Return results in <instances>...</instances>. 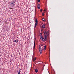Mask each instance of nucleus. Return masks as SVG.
<instances>
[{"label": "nucleus", "mask_w": 74, "mask_h": 74, "mask_svg": "<svg viewBox=\"0 0 74 74\" xmlns=\"http://www.w3.org/2000/svg\"><path fill=\"white\" fill-rule=\"evenodd\" d=\"M20 73H21V69H20L19 70V71L18 72V74H20Z\"/></svg>", "instance_id": "nucleus-11"}, {"label": "nucleus", "mask_w": 74, "mask_h": 74, "mask_svg": "<svg viewBox=\"0 0 74 74\" xmlns=\"http://www.w3.org/2000/svg\"><path fill=\"white\" fill-rule=\"evenodd\" d=\"M42 9H41L40 10V12H42Z\"/></svg>", "instance_id": "nucleus-18"}, {"label": "nucleus", "mask_w": 74, "mask_h": 74, "mask_svg": "<svg viewBox=\"0 0 74 74\" xmlns=\"http://www.w3.org/2000/svg\"><path fill=\"white\" fill-rule=\"evenodd\" d=\"M36 60V58H34V60H33V62H34V61H35V60Z\"/></svg>", "instance_id": "nucleus-14"}, {"label": "nucleus", "mask_w": 74, "mask_h": 74, "mask_svg": "<svg viewBox=\"0 0 74 74\" xmlns=\"http://www.w3.org/2000/svg\"><path fill=\"white\" fill-rule=\"evenodd\" d=\"M39 50H41V46H39Z\"/></svg>", "instance_id": "nucleus-12"}, {"label": "nucleus", "mask_w": 74, "mask_h": 74, "mask_svg": "<svg viewBox=\"0 0 74 74\" xmlns=\"http://www.w3.org/2000/svg\"><path fill=\"white\" fill-rule=\"evenodd\" d=\"M45 18H42V21H45Z\"/></svg>", "instance_id": "nucleus-10"}, {"label": "nucleus", "mask_w": 74, "mask_h": 74, "mask_svg": "<svg viewBox=\"0 0 74 74\" xmlns=\"http://www.w3.org/2000/svg\"><path fill=\"white\" fill-rule=\"evenodd\" d=\"M35 27H36V25H38V21H37V20L36 19L35 20Z\"/></svg>", "instance_id": "nucleus-3"}, {"label": "nucleus", "mask_w": 74, "mask_h": 74, "mask_svg": "<svg viewBox=\"0 0 74 74\" xmlns=\"http://www.w3.org/2000/svg\"><path fill=\"white\" fill-rule=\"evenodd\" d=\"M40 39L42 40V41H46L47 40V36H44V37L43 38L42 36V34H41V35H40Z\"/></svg>", "instance_id": "nucleus-1"}, {"label": "nucleus", "mask_w": 74, "mask_h": 74, "mask_svg": "<svg viewBox=\"0 0 74 74\" xmlns=\"http://www.w3.org/2000/svg\"><path fill=\"white\" fill-rule=\"evenodd\" d=\"M46 49V45H45L44 47V50L45 51Z\"/></svg>", "instance_id": "nucleus-8"}, {"label": "nucleus", "mask_w": 74, "mask_h": 74, "mask_svg": "<svg viewBox=\"0 0 74 74\" xmlns=\"http://www.w3.org/2000/svg\"><path fill=\"white\" fill-rule=\"evenodd\" d=\"M40 0H38V3H40Z\"/></svg>", "instance_id": "nucleus-16"}, {"label": "nucleus", "mask_w": 74, "mask_h": 74, "mask_svg": "<svg viewBox=\"0 0 74 74\" xmlns=\"http://www.w3.org/2000/svg\"><path fill=\"white\" fill-rule=\"evenodd\" d=\"M40 7H38V9H40Z\"/></svg>", "instance_id": "nucleus-17"}, {"label": "nucleus", "mask_w": 74, "mask_h": 74, "mask_svg": "<svg viewBox=\"0 0 74 74\" xmlns=\"http://www.w3.org/2000/svg\"><path fill=\"white\" fill-rule=\"evenodd\" d=\"M45 25L44 24L42 26V29H44V28H45Z\"/></svg>", "instance_id": "nucleus-5"}, {"label": "nucleus", "mask_w": 74, "mask_h": 74, "mask_svg": "<svg viewBox=\"0 0 74 74\" xmlns=\"http://www.w3.org/2000/svg\"><path fill=\"white\" fill-rule=\"evenodd\" d=\"M10 3H11L10 5L11 7H14V6L15 5V2L14 1H12Z\"/></svg>", "instance_id": "nucleus-2"}, {"label": "nucleus", "mask_w": 74, "mask_h": 74, "mask_svg": "<svg viewBox=\"0 0 74 74\" xmlns=\"http://www.w3.org/2000/svg\"><path fill=\"white\" fill-rule=\"evenodd\" d=\"M38 7H40V4H38Z\"/></svg>", "instance_id": "nucleus-15"}, {"label": "nucleus", "mask_w": 74, "mask_h": 74, "mask_svg": "<svg viewBox=\"0 0 74 74\" xmlns=\"http://www.w3.org/2000/svg\"><path fill=\"white\" fill-rule=\"evenodd\" d=\"M49 32V31L48 30V32Z\"/></svg>", "instance_id": "nucleus-23"}, {"label": "nucleus", "mask_w": 74, "mask_h": 74, "mask_svg": "<svg viewBox=\"0 0 74 74\" xmlns=\"http://www.w3.org/2000/svg\"><path fill=\"white\" fill-rule=\"evenodd\" d=\"M44 36H46V37L47 38V36H48V33L46 32V31H45L44 32Z\"/></svg>", "instance_id": "nucleus-4"}, {"label": "nucleus", "mask_w": 74, "mask_h": 74, "mask_svg": "<svg viewBox=\"0 0 74 74\" xmlns=\"http://www.w3.org/2000/svg\"><path fill=\"white\" fill-rule=\"evenodd\" d=\"M42 16H44V13H42Z\"/></svg>", "instance_id": "nucleus-20"}, {"label": "nucleus", "mask_w": 74, "mask_h": 74, "mask_svg": "<svg viewBox=\"0 0 74 74\" xmlns=\"http://www.w3.org/2000/svg\"><path fill=\"white\" fill-rule=\"evenodd\" d=\"M39 52H40V54H41L42 53V50H39Z\"/></svg>", "instance_id": "nucleus-9"}, {"label": "nucleus", "mask_w": 74, "mask_h": 74, "mask_svg": "<svg viewBox=\"0 0 74 74\" xmlns=\"http://www.w3.org/2000/svg\"><path fill=\"white\" fill-rule=\"evenodd\" d=\"M35 73H37V72H38V70L37 69H35Z\"/></svg>", "instance_id": "nucleus-13"}, {"label": "nucleus", "mask_w": 74, "mask_h": 74, "mask_svg": "<svg viewBox=\"0 0 74 74\" xmlns=\"http://www.w3.org/2000/svg\"><path fill=\"white\" fill-rule=\"evenodd\" d=\"M11 9H13V8H12Z\"/></svg>", "instance_id": "nucleus-24"}, {"label": "nucleus", "mask_w": 74, "mask_h": 74, "mask_svg": "<svg viewBox=\"0 0 74 74\" xmlns=\"http://www.w3.org/2000/svg\"><path fill=\"white\" fill-rule=\"evenodd\" d=\"M14 42H18V39H16L15 40H14Z\"/></svg>", "instance_id": "nucleus-7"}, {"label": "nucleus", "mask_w": 74, "mask_h": 74, "mask_svg": "<svg viewBox=\"0 0 74 74\" xmlns=\"http://www.w3.org/2000/svg\"><path fill=\"white\" fill-rule=\"evenodd\" d=\"M34 49L35 48V46H36V43H35V41H34Z\"/></svg>", "instance_id": "nucleus-6"}, {"label": "nucleus", "mask_w": 74, "mask_h": 74, "mask_svg": "<svg viewBox=\"0 0 74 74\" xmlns=\"http://www.w3.org/2000/svg\"><path fill=\"white\" fill-rule=\"evenodd\" d=\"M41 32H42V31H43V30L42 29H41Z\"/></svg>", "instance_id": "nucleus-21"}, {"label": "nucleus", "mask_w": 74, "mask_h": 74, "mask_svg": "<svg viewBox=\"0 0 74 74\" xmlns=\"http://www.w3.org/2000/svg\"><path fill=\"white\" fill-rule=\"evenodd\" d=\"M44 70V68H42V71H43Z\"/></svg>", "instance_id": "nucleus-19"}, {"label": "nucleus", "mask_w": 74, "mask_h": 74, "mask_svg": "<svg viewBox=\"0 0 74 74\" xmlns=\"http://www.w3.org/2000/svg\"><path fill=\"white\" fill-rule=\"evenodd\" d=\"M44 11H45V10H44Z\"/></svg>", "instance_id": "nucleus-22"}]
</instances>
